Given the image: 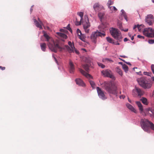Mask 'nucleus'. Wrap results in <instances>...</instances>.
I'll use <instances>...</instances> for the list:
<instances>
[{
  "label": "nucleus",
  "instance_id": "nucleus-19",
  "mask_svg": "<svg viewBox=\"0 0 154 154\" xmlns=\"http://www.w3.org/2000/svg\"><path fill=\"white\" fill-rule=\"evenodd\" d=\"M116 72L118 73L120 76H122L123 75L122 71L121 69H120L119 66H117L116 68Z\"/></svg>",
  "mask_w": 154,
  "mask_h": 154
},
{
  "label": "nucleus",
  "instance_id": "nucleus-57",
  "mask_svg": "<svg viewBox=\"0 0 154 154\" xmlns=\"http://www.w3.org/2000/svg\"><path fill=\"white\" fill-rule=\"evenodd\" d=\"M33 20L35 24L37 23H38V22L35 19H33Z\"/></svg>",
  "mask_w": 154,
  "mask_h": 154
},
{
  "label": "nucleus",
  "instance_id": "nucleus-16",
  "mask_svg": "<svg viewBox=\"0 0 154 154\" xmlns=\"http://www.w3.org/2000/svg\"><path fill=\"white\" fill-rule=\"evenodd\" d=\"M87 17V21L86 22L85 24L83 25V28L85 30L87 29L90 26L88 18V17Z\"/></svg>",
  "mask_w": 154,
  "mask_h": 154
},
{
  "label": "nucleus",
  "instance_id": "nucleus-18",
  "mask_svg": "<svg viewBox=\"0 0 154 154\" xmlns=\"http://www.w3.org/2000/svg\"><path fill=\"white\" fill-rule=\"evenodd\" d=\"M145 21L146 23L149 26H152L153 23V20H152L145 18Z\"/></svg>",
  "mask_w": 154,
  "mask_h": 154
},
{
  "label": "nucleus",
  "instance_id": "nucleus-63",
  "mask_svg": "<svg viewBox=\"0 0 154 154\" xmlns=\"http://www.w3.org/2000/svg\"><path fill=\"white\" fill-rule=\"evenodd\" d=\"M122 16H123L124 18L127 17V16L126 14L125 13L123 15H122Z\"/></svg>",
  "mask_w": 154,
  "mask_h": 154
},
{
  "label": "nucleus",
  "instance_id": "nucleus-43",
  "mask_svg": "<svg viewBox=\"0 0 154 154\" xmlns=\"http://www.w3.org/2000/svg\"><path fill=\"white\" fill-rule=\"evenodd\" d=\"M148 43L150 44L154 43V39H149L148 41Z\"/></svg>",
  "mask_w": 154,
  "mask_h": 154
},
{
  "label": "nucleus",
  "instance_id": "nucleus-49",
  "mask_svg": "<svg viewBox=\"0 0 154 154\" xmlns=\"http://www.w3.org/2000/svg\"><path fill=\"white\" fill-rule=\"evenodd\" d=\"M118 41L119 42V41H118V40H117V41L116 42H115L114 41L113 42V44H114V45H120V44L119 42H118Z\"/></svg>",
  "mask_w": 154,
  "mask_h": 154
},
{
  "label": "nucleus",
  "instance_id": "nucleus-46",
  "mask_svg": "<svg viewBox=\"0 0 154 154\" xmlns=\"http://www.w3.org/2000/svg\"><path fill=\"white\" fill-rule=\"evenodd\" d=\"M104 60H106L109 62H113V60L109 58H105L104 59H103V61H104Z\"/></svg>",
  "mask_w": 154,
  "mask_h": 154
},
{
  "label": "nucleus",
  "instance_id": "nucleus-14",
  "mask_svg": "<svg viewBox=\"0 0 154 154\" xmlns=\"http://www.w3.org/2000/svg\"><path fill=\"white\" fill-rule=\"evenodd\" d=\"M135 88L136 90V92L138 94V96L141 97L143 95V93L141 90L137 87H135Z\"/></svg>",
  "mask_w": 154,
  "mask_h": 154
},
{
  "label": "nucleus",
  "instance_id": "nucleus-6",
  "mask_svg": "<svg viewBox=\"0 0 154 154\" xmlns=\"http://www.w3.org/2000/svg\"><path fill=\"white\" fill-rule=\"evenodd\" d=\"M101 72L104 77L109 78L113 80H115V77L113 75L112 71L109 69H107L102 70Z\"/></svg>",
  "mask_w": 154,
  "mask_h": 154
},
{
  "label": "nucleus",
  "instance_id": "nucleus-1",
  "mask_svg": "<svg viewBox=\"0 0 154 154\" xmlns=\"http://www.w3.org/2000/svg\"><path fill=\"white\" fill-rule=\"evenodd\" d=\"M42 32L44 33L43 36L48 42V45L49 48L51 51L56 53L58 51V49H59V51L60 52L65 49V48L62 47V46L63 45V43L58 41H55L54 40H52L51 42H49V40L50 37L44 31H43Z\"/></svg>",
  "mask_w": 154,
  "mask_h": 154
},
{
  "label": "nucleus",
  "instance_id": "nucleus-38",
  "mask_svg": "<svg viewBox=\"0 0 154 154\" xmlns=\"http://www.w3.org/2000/svg\"><path fill=\"white\" fill-rule=\"evenodd\" d=\"M97 64L99 67H101L102 69L104 68L105 67L104 65L100 62L98 63Z\"/></svg>",
  "mask_w": 154,
  "mask_h": 154
},
{
  "label": "nucleus",
  "instance_id": "nucleus-64",
  "mask_svg": "<svg viewBox=\"0 0 154 154\" xmlns=\"http://www.w3.org/2000/svg\"><path fill=\"white\" fill-rule=\"evenodd\" d=\"M125 63H126L127 64L129 65H130V66H131V63L130 62H128L126 61Z\"/></svg>",
  "mask_w": 154,
  "mask_h": 154
},
{
  "label": "nucleus",
  "instance_id": "nucleus-59",
  "mask_svg": "<svg viewBox=\"0 0 154 154\" xmlns=\"http://www.w3.org/2000/svg\"><path fill=\"white\" fill-rule=\"evenodd\" d=\"M136 73L137 74L140 75H142L141 74V71H139L138 72H136Z\"/></svg>",
  "mask_w": 154,
  "mask_h": 154
},
{
  "label": "nucleus",
  "instance_id": "nucleus-15",
  "mask_svg": "<svg viewBox=\"0 0 154 154\" xmlns=\"http://www.w3.org/2000/svg\"><path fill=\"white\" fill-rule=\"evenodd\" d=\"M56 33L59 36L63 38L66 39L68 38L67 35L64 33H63L60 32H57Z\"/></svg>",
  "mask_w": 154,
  "mask_h": 154
},
{
  "label": "nucleus",
  "instance_id": "nucleus-7",
  "mask_svg": "<svg viewBox=\"0 0 154 154\" xmlns=\"http://www.w3.org/2000/svg\"><path fill=\"white\" fill-rule=\"evenodd\" d=\"M96 89L99 97L103 100H105L106 98L105 97V94L101 89L99 87H97Z\"/></svg>",
  "mask_w": 154,
  "mask_h": 154
},
{
  "label": "nucleus",
  "instance_id": "nucleus-21",
  "mask_svg": "<svg viewBox=\"0 0 154 154\" xmlns=\"http://www.w3.org/2000/svg\"><path fill=\"white\" fill-rule=\"evenodd\" d=\"M140 100L142 101L143 104L147 105L148 104V102L147 99L145 97H142L141 99Z\"/></svg>",
  "mask_w": 154,
  "mask_h": 154
},
{
  "label": "nucleus",
  "instance_id": "nucleus-51",
  "mask_svg": "<svg viewBox=\"0 0 154 154\" xmlns=\"http://www.w3.org/2000/svg\"><path fill=\"white\" fill-rule=\"evenodd\" d=\"M151 68L152 70L153 73L154 74V65L152 64L151 66Z\"/></svg>",
  "mask_w": 154,
  "mask_h": 154
},
{
  "label": "nucleus",
  "instance_id": "nucleus-35",
  "mask_svg": "<svg viewBox=\"0 0 154 154\" xmlns=\"http://www.w3.org/2000/svg\"><path fill=\"white\" fill-rule=\"evenodd\" d=\"M77 14L81 17V20H83V17L84 16V13L82 12H78Z\"/></svg>",
  "mask_w": 154,
  "mask_h": 154
},
{
  "label": "nucleus",
  "instance_id": "nucleus-23",
  "mask_svg": "<svg viewBox=\"0 0 154 154\" xmlns=\"http://www.w3.org/2000/svg\"><path fill=\"white\" fill-rule=\"evenodd\" d=\"M64 47L66 48L67 50L68 51L69 53H74V50L72 49H71L69 46L67 45H64Z\"/></svg>",
  "mask_w": 154,
  "mask_h": 154
},
{
  "label": "nucleus",
  "instance_id": "nucleus-2",
  "mask_svg": "<svg viewBox=\"0 0 154 154\" xmlns=\"http://www.w3.org/2000/svg\"><path fill=\"white\" fill-rule=\"evenodd\" d=\"M104 87L105 90L110 94H112L115 96L116 97H118L117 88L116 84L110 81L109 82H104Z\"/></svg>",
  "mask_w": 154,
  "mask_h": 154
},
{
  "label": "nucleus",
  "instance_id": "nucleus-39",
  "mask_svg": "<svg viewBox=\"0 0 154 154\" xmlns=\"http://www.w3.org/2000/svg\"><path fill=\"white\" fill-rule=\"evenodd\" d=\"M113 4V2L111 0H109L107 3V5L110 7L109 6Z\"/></svg>",
  "mask_w": 154,
  "mask_h": 154
},
{
  "label": "nucleus",
  "instance_id": "nucleus-37",
  "mask_svg": "<svg viewBox=\"0 0 154 154\" xmlns=\"http://www.w3.org/2000/svg\"><path fill=\"white\" fill-rule=\"evenodd\" d=\"M82 20H81V19H80V20L79 21H78L77 20V19H76V21H75V24L76 25V26H79V25H81V24H82Z\"/></svg>",
  "mask_w": 154,
  "mask_h": 154
},
{
  "label": "nucleus",
  "instance_id": "nucleus-27",
  "mask_svg": "<svg viewBox=\"0 0 154 154\" xmlns=\"http://www.w3.org/2000/svg\"><path fill=\"white\" fill-rule=\"evenodd\" d=\"M122 68L126 73H127L128 71V67L125 64L122 66Z\"/></svg>",
  "mask_w": 154,
  "mask_h": 154
},
{
  "label": "nucleus",
  "instance_id": "nucleus-12",
  "mask_svg": "<svg viewBox=\"0 0 154 154\" xmlns=\"http://www.w3.org/2000/svg\"><path fill=\"white\" fill-rule=\"evenodd\" d=\"M150 107L147 108L145 109H143V111L141 112H140V113L142 114L143 115L146 116L148 114L150 115V113H149V110H150Z\"/></svg>",
  "mask_w": 154,
  "mask_h": 154
},
{
  "label": "nucleus",
  "instance_id": "nucleus-8",
  "mask_svg": "<svg viewBox=\"0 0 154 154\" xmlns=\"http://www.w3.org/2000/svg\"><path fill=\"white\" fill-rule=\"evenodd\" d=\"M97 32V31L93 32L91 36V40L94 44H96L97 42V38L98 36Z\"/></svg>",
  "mask_w": 154,
  "mask_h": 154
},
{
  "label": "nucleus",
  "instance_id": "nucleus-24",
  "mask_svg": "<svg viewBox=\"0 0 154 154\" xmlns=\"http://www.w3.org/2000/svg\"><path fill=\"white\" fill-rule=\"evenodd\" d=\"M101 27L103 29H105L108 27L109 24L106 22H101Z\"/></svg>",
  "mask_w": 154,
  "mask_h": 154
},
{
  "label": "nucleus",
  "instance_id": "nucleus-10",
  "mask_svg": "<svg viewBox=\"0 0 154 154\" xmlns=\"http://www.w3.org/2000/svg\"><path fill=\"white\" fill-rule=\"evenodd\" d=\"M69 72L71 74H74L75 69L74 65L71 61H69Z\"/></svg>",
  "mask_w": 154,
  "mask_h": 154
},
{
  "label": "nucleus",
  "instance_id": "nucleus-25",
  "mask_svg": "<svg viewBox=\"0 0 154 154\" xmlns=\"http://www.w3.org/2000/svg\"><path fill=\"white\" fill-rule=\"evenodd\" d=\"M106 40L108 42L113 44L114 40L110 37L108 36L106 37Z\"/></svg>",
  "mask_w": 154,
  "mask_h": 154
},
{
  "label": "nucleus",
  "instance_id": "nucleus-34",
  "mask_svg": "<svg viewBox=\"0 0 154 154\" xmlns=\"http://www.w3.org/2000/svg\"><path fill=\"white\" fill-rule=\"evenodd\" d=\"M145 18L148 19H149L153 20L154 18L153 16L151 14L147 15L146 17Z\"/></svg>",
  "mask_w": 154,
  "mask_h": 154
},
{
  "label": "nucleus",
  "instance_id": "nucleus-41",
  "mask_svg": "<svg viewBox=\"0 0 154 154\" xmlns=\"http://www.w3.org/2000/svg\"><path fill=\"white\" fill-rule=\"evenodd\" d=\"M99 7V4L98 3H95L93 5L94 9L95 10L96 9Z\"/></svg>",
  "mask_w": 154,
  "mask_h": 154
},
{
  "label": "nucleus",
  "instance_id": "nucleus-61",
  "mask_svg": "<svg viewBox=\"0 0 154 154\" xmlns=\"http://www.w3.org/2000/svg\"><path fill=\"white\" fill-rule=\"evenodd\" d=\"M137 28L138 29V30L139 31H141V28L140 27V26H138Z\"/></svg>",
  "mask_w": 154,
  "mask_h": 154
},
{
  "label": "nucleus",
  "instance_id": "nucleus-45",
  "mask_svg": "<svg viewBox=\"0 0 154 154\" xmlns=\"http://www.w3.org/2000/svg\"><path fill=\"white\" fill-rule=\"evenodd\" d=\"M143 74L144 75H146L148 76H150V77L151 76L150 75V73H149V72L145 71L143 72Z\"/></svg>",
  "mask_w": 154,
  "mask_h": 154
},
{
  "label": "nucleus",
  "instance_id": "nucleus-30",
  "mask_svg": "<svg viewBox=\"0 0 154 154\" xmlns=\"http://www.w3.org/2000/svg\"><path fill=\"white\" fill-rule=\"evenodd\" d=\"M97 33L98 36L102 37V36H104L106 34L105 33L101 32H99L97 30Z\"/></svg>",
  "mask_w": 154,
  "mask_h": 154
},
{
  "label": "nucleus",
  "instance_id": "nucleus-36",
  "mask_svg": "<svg viewBox=\"0 0 154 154\" xmlns=\"http://www.w3.org/2000/svg\"><path fill=\"white\" fill-rule=\"evenodd\" d=\"M65 28H66L68 30H69L71 33H72V30L70 27V24H68L66 27H64Z\"/></svg>",
  "mask_w": 154,
  "mask_h": 154
},
{
  "label": "nucleus",
  "instance_id": "nucleus-4",
  "mask_svg": "<svg viewBox=\"0 0 154 154\" xmlns=\"http://www.w3.org/2000/svg\"><path fill=\"white\" fill-rule=\"evenodd\" d=\"M137 81L139 85L144 89H148L151 88L152 84L148 81L146 77L142 76L137 79Z\"/></svg>",
  "mask_w": 154,
  "mask_h": 154
},
{
  "label": "nucleus",
  "instance_id": "nucleus-62",
  "mask_svg": "<svg viewBox=\"0 0 154 154\" xmlns=\"http://www.w3.org/2000/svg\"><path fill=\"white\" fill-rule=\"evenodd\" d=\"M120 57H123L124 58H127V57L125 55H120Z\"/></svg>",
  "mask_w": 154,
  "mask_h": 154
},
{
  "label": "nucleus",
  "instance_id": "nucleus-20",
  "mask_svg": "<svg viewBox=\"0 0 154 154\" xmlns=\"http://www.w3.org/2000/svg\"><path fill=\"white\" fill-rule=\"evenodd\" d=\"M149 28V31H150L151 33H147V36L148 37H152L150 36L152 34L153 35V37H154V29H152V28Z\"/></svg>",
  "mask_w": 154,
  "mask_h": 154
},
{
  "label": "nucleus",
  "instance_id": "nucleus-47",
  "mask_svg": "<svg viewBox=\"0 0 154 154\" xmlns=\"http://www.w3.org/2000/svg\"><path fill=\"white\" fill-rule=\"evenodd\" d=\"M137 37L138 38L140 39H144L145 37L142 35H137Z\"/></svg>",
  "mask_w": 154,
  "mask_h": 154
},
{
  "label": "nucleus",
  "instance_id": "nucleus-3",
  "mask_svg": "<svg viewBox=\"0 0 154 154\" xmlns=\"http://www.w3.org/2000/svg\"><path fill=\"white\" fill-rule=\"evenodd\" d=\"M140 125L142 129L148 133L150 132V128L154 131V124L147 119H141Z\"/></svg>",
  "mask_w": 154,
  "mask_h": 154
},
{
  "label": "nucleus",
  "instance_id": "nucleus-50",
  "mask_svg": "<svg viewBox=\"0 0 154 154\" xmlns=\"http://www.w3.org/2000/svg\"><path fill=\"white\" fill-rule=\"evenodd\" d=\"M73 50L74 51V52H75V53L77 54H79V51L77 50L75 48V49H73Z\"/></svg>",
  "mask_w": 154,
  "mask_h": 154
},
{
  "label": "nucleus",
  "instance_id": "nucleus-40",
  "mask_svg": "<svg viewBox=\"0 0 154 154\" xmlns=\"http://www.w3.org/2000/svg\"><path fill=\"white\" fill-rule=\"evenodd\" d=\"M80 72L82 75H83L85 76V75H86V74L87 73L84 70L81 69L80 70Z\"/></svg>",
  "mask_w": 154,
  "mask_h": 154
},
{
  "label": "nucleus",
  "instance_id": "nucleus-56",
  "mask_svg": "<svg viewBox=\"0 0 154 154\" xmlns=\"http://www.w3.org/2000/svg\"><path fill=\"white\" fill-rule=\"evenodd\" d=\"M0 69H1L2 70H4L5 69V67L0 66Z\"/></svg>",
  "mask_w": 154,
  "mask_h": 154
},
{
  "label": "nucleus",
  "instance_id": "nucleus-9",
  "mask_svg": "<svg viewBox=\"0 0 154 154\" xmlns=\"http://www.w3.org/2000/svg\"><path fill=\"white\" fill-rule=\"evenodd\" d=\"M75 81L76 84L79 86L82 87H85L86 84L83 80L80 78H76L75 80Z\"/></svg>",
  "mask_w": 154,
  "mask_h": 154
},
{
  "label": "nucleus",
  "instance_id": "nucleus-60",
  "mask_svg": "<svg viewBox=\"0 0 154 154\" xmlns=\"http://www.w3.org/2000/svg\"><path fill=\"white\" fill-rule=\"evenodd\" d=\"M129 40L127 38H125L124 39V41L125 42H126Z\"/></svg>",
  "mask_w": 154,
  "mask_h": 154
},
{
  "label": "nucleus",
  "instance_id": "nucleus-53",
  "mask_svg": "<svg viewBox=\"0 0 154 154\" xmlns=\"http://www.w3.org/2000/svg\"><path fill=\"white\" fill-rule=\"evenodd\" d=\"M109 8H113V10L114 11H117V9L116 8V7L114 6H110V7H109Z\"/></svg>",
  "mask_w": 154,
  "mask_h": 154
},
{
  "label": "nucleus",
  "instance_id": "nucleus-48",
  "mask_svg": "<svg viewBox=\"0 0 154 154\" xmlns=\"http://www.w3.org/2000/svg\"><path fill=\"white\" fill-rule=\"evenodd\" d=\"M77 33H78V35L79 34V33H80V35H82V33L81 31L79 29H77L76 30Z\"/></svg>",
  "mask_w": 154,
  "mask_h": 154
},
{
  "label": "nucleus",
  "instance_id": "nucleus-28",
  "mask_svg": "<svg viewBox=\"0 0 154 154\" xmlns=\"http://www.w3.org/2000/svg\"><path fill=\"white\" fill-rule=\"evenodd\" d=\"M78 35L79 36V38L82 41L85 42V37L84 34H82V35Z\"/></svg>",
  "mask_w": 154,
  "mask_h": 154
},
{
  "label": "nucleus",
  "instance_id": "nucleus-11",
  "mask_svg": "<svg viewBox=\"0 0 154 154\" xmlns=\"http://www.w3.org/2000/svg\"><path fill=\"white\" fill-rule=\"evenodd\" d=\"M126 106L132 112L135 113H137V111L130 104L128 103H127L126 104Z\"/></svg>",
  "mask_w": 154,
  "mask_h": 154
},
{
  "label": "nucleus",
  "instance_id": "nucleus-32",
  "mask_svg": "<svg viewBox=\"0 0 154 154\" xmlns=\"http://www.w3.org/2000/svg\"><path fill=\"white\" fill-rule=\"evenodd\" d=\"M121 14L120 16L119 17V18L120 20H122L123 18H122V15L126 13L123 9L121 10Z\"/></svg>",
  "mask_w": 154,
  "mask_h": 154
},
{
  "label": "nucleus",
  "instance_id": "nucleus-29",
  "mask_svg": "<svg viewBox=\"0 0 154 154\" xmlns=\"http://www.w3.org/2000/svg\"><path fill=\"white\" fill-rule=\"evenodd\" d=\"M90 84L92 88L93 89H94L95 88V84L94 82L91 80H90L89 81Z\"/></svg>",
  "mask_w": 154,
  "mask_h": 154
},
{
  "label": "nucleus",
  "instance_id": "nucleus-42",
  "mask_svg": "<svg viewBox=\"0 0 154 154\" xmlns=\"http://www.w3.org/2000/svg\"><path fill=\"white\" fill-rule=\"evenodd\" d=\"M85 76L88 78H93V77L90 74L88 73H87Z\"/></svg>",
  "mask_w": 154,
  "mask_h": 154
},
{
  "label": "nucleus",
  "instance_id": "nucleus-13",
  "mask_svg": "<svg viewBox=\"0 0 154 154\" xmlns=\"http://www.w3.org/2000/svg\"><path fill=\"white\" fill-rule=\"evenodd\" d=\"M136 103L139 107L140 112L143 111V108L141 103L139 101H136Z\"/></svg>",
  "mask_w": 154,
  "mask_h": 154
},
{
  "label": "nucleus",
  "instance_id": "nucleus-17",
  "mask_svg": "<svg viewBox=\"0 0 154 154\" xmlns=\"http://www.w3.org/2000/svg\"><path fill=\"white\" fill-rule=\"evenodd\" d=\"M104 14H105L103 12H100L98 13V16L101 22H102V20L104 18Z\"/></svg>",
  "mask_w": 154,
  "mask_h": 154
},
{
  "label": "nucleus",
  "instance_id": "nucleus-58",
  "mask_svg": "<svg viewBox=\"0 0 154 154\" xmlns=\"http://www.w3.org/2000/svg\"><path fill=\"white\" fill-rule=\"evenodd\" d=\"M54 61L56 63H57V65H58V61L57 60V58L56 57H54Z\"/></svg>",
  "mask_w": 154,
  "mask_h": 154
},
{
  "label": "nucleus",
  "instance_id": "nucleus-26",
  "mask_svg": "<svg viewBox=\"0 0 154 154\" xmlns=\"http://www.w3.org/2000/svg\"><path fill=\"white\" fill-rule=\"evenodd\" d=\"M68 44L71 49H72L73 50V49H75L74 43L73 42L72 43V42L71 41H69L68 42Z\"/></svg>",
  "mask_w": 154,
  "mask_h": 154
},
{
  "label": "nucleus",
  "instance_id": "nucleus-5",
  "mask_svg": "<svg viewBox=\"0 0 154 154\" xmlns=\"http://www.w3.org/2000/svg\"><path fill=\"white\" fill-rule=\"evenodd\" d=\"M110 29V32L112 36L115 39L121 42L122 37L120 32L118 29L114 27H111Z\"/></svg>",
  "mask_w": 154,
  "mask_h": 154
},
{
  "label": "nucleus",
  "instance_id": "nucleus-44",
  "mask_svg": "<svg viewBox=\"0 0 154 154\" xmlns=\"http://www.w3.org/2000/svg\"><path fill=\"white\" fill-rule=\"evenodd\" d=\"M35 25L38 28H39L40 29H42V25L40 24L39 22L38 23H37Z\"/></svg>",
  "mask_w": 154,
  "mask_h": 154
},
{
  "label": "nucleus",
  "instance_id": "nucleus-33",
  "mask_svg": "<svg viewBox=\"0 0 154 154\" xmlns=\"http://www.w3.org/2000/svg\"><path fill=\"white\" fill-rule=\"evenodd\" d=\"M150 110L149 111L151 112L152 114H150V116L151 117L154 118V109H152V108L150 107Z\"/></svg>",
  "mask_w": 154,
  "mask_h": 154
},
{
  "label": "nucleus",
  "instance_id": "nucleus-31",
  "mask_svg": "<svg viewBox=\"0 0 154 154\" xmlns=\"http://www.w3.org/2000/svg\"><path fill=\"white\" fill-rule=\"evenodd\" d=\"M117 25L118 26L119 28L121 30H123V28L122 26V24L121 23L118 22L117 23Z\"/></svg>",
  "mask_w": 154,
  "mask_h": 154
},
{
  "label": "nucleus",
  "instance_id": "nucleus-52",
  "mask_svg": "<svg viewBox=\"0 0 154 154\" xmlns=\"http://www.w3.org/2000/svg\"><path fill=\"white\" fill-rule=\"evenodd\" d=\"M149 27L145 28L144 29L143 31L145 32H148L149 31Z\"/></svg>",
  "mask_w": 154,
  "mask_h": 154
},
{
  "label": "nucleus",
  "instance_id": "nucleus-22",
  "mask_svg": "<svg viewBox=\"0 0 154 154\" xmlns=\"http://www.w3.org/2000/svg\"><path fill=\"white\" fill-rule=\"evenodd\" d=\"M40 46L42 50L43 51H45L46 46V43H41Z\"/></svg>",
  "mask_w": 154,
  "mask_h": 154
},
{
  "label": "nucleus",
  "instance_id": "nucleus-54",
  "mask_svg": "<svg viewBox=\"0 0 154 154\" xmlns=\"http://www.w3.org/2000/svg\"><path fill=\"white\" fill-rule=\"evenodd\" d=\"M60 31L61 32H66V31L67 32H68V31H67V30H65V29H60Z\"/></svg>",
  "mask_w": 154,
  "mask_h": 154
},
{
  "label": "nucleus",
  "instance_id": "nucleus-55",
  "mask_svg": "<svg viewBox=\"0 0 154 154\" xmlns=\"http://www.w3.org/2000/svg\"><path fill=\"white\" fill-rule=\"evenodd\" d=\"M139 26V24H137V25H134V26L133 27V29H134L137 28L138 26Z\"/></svg>",
  "mask_w": 154,
  "mask_h": 154
}]
</instances>
